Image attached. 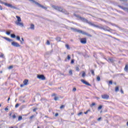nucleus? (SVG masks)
Segmentation results:
<instances>
[{
  "mask_svg": "<svg viewBox=\"0 0 128 128\" xmlns=\"http://www.w3.org/2000/svg\"><path fill=\"white\" fill-rule=\"evenodd\" d=\"M69 74H70L72 76V70H69Z\"/></svg>",
  "mask_w": 128,
  "mask_h": 128,
  "instance_id": "nucleus-31",
  "label": "nucleus"
},
{
  "mask_svg": "<svg viewBox=\"0 0 128 128\" xmlns=\"http://www.w3.org/2000/svg\"><path fill=\"white\" fill-rule=\"evenodd\" d=\"M64 105H62L60 106V110H62V108H64Z\"/></svg>",
  "mask_w": 128,
  "mask_h": 128,
  "instance_id": "nucleus-34",
  "label": "nucleus"
},
{
  "mask_svg": "<svg viewBox=\"0 0 128 128\" xmlns=\"http://www.w3.org/2000/svg\"><path fill=\"white\" fill-rule=\"evenodd\" d=\"M22 41L24 42V38H22Z\"/></svg>",
  "mask_w": 128,
  "mask_h": 128,
  "instance_id": "nucleus-55",
  "label": "nucleus"
},
{
  "mask_svg": "<svg viewBox=\"0 0 128 128\" xmlns=\"http://www.w3.org/2000/svg\"><path fill=\"white\" fill-rule=\"evenodd\" d=\"M96 26V28L98 27V26Z\"/></svg>",
  "mask_w": 128,
  "mask_h": 128,
  "instance_id": "nucleus-59",
  "label": "nucleus"
},
{
  "mask_svg": "<svg viewBox=\"0 0 128 128\" xmlns=\"http://www.w3.org/2000/svg\"><path fill=\"white\" fill-rule=\"evenodd\" d=\"M76 70L77 72H80V68H78V66H76Z\"/></svg>",
  "mask_w": 128,
  "mask_h": 128,
  "instance_id": "nucleus-33",
  "label": "nucleus"
},
{
  "mask_svg": "<svg viewBox=\"0 0 128 128\" xmlns=\"http://www.w3.org/2000/svg\"><path fill=\"white\" fill-rule=\"evenodd\" d=\"M10 100V98L9 97L8 100V103L9 102Z\"/></svg>",
  "mask_w": 128,
  "mask_h": 128,
  "instance_id": "nucleus-52",
  "label": "nucleus"
},
{
  "mask_svg": "<svg viewBox=\"0 0 128 128\" xmlns=\"http://www.w3.org/2000/svg\"><path fill=\"white\" fill-rule=\"evenodd\" d=\"M124 70L125 72H128V64H126V66H125V67L124 68Z\"/></svg>",
  "mask_w": 128,
  "mask_h": 128,
  "instance_id": "nucleus-13",
  "label": "nucleus"
},
{
  "mask_svg": "<svg viewBox=\"0 0 128 128\" xmlns=\"http://www.w3.org/2000/svg\"><path fill=\"white\" fill-rule=\"evenodd\" d=\"M74 60H71V64H74Z\"/></svg>",
  "mask_w": 128,
  "mask_h": 128,
  "instance_id": "nucleus-46",
  "label": "nucleus"
},
{
  "mask_svg": "<svg viewBox=\"0 0 128 128\" xmlns=\"http://www.w3.org/2000/svg\"><path fill=\"white\" fill-rule=\"evenodd\" d=\"M81 114H82V112H80L78 114V116H80Z\"/></svg>",
  "mask_w": 128,
  "mask_h": 128,
  "instance_id": "nucleus-43",
  "label": "nucleus"
},
{
  "mask_svg": "<svg viewBox=\"0 0 128 128\" xmlns=\"http://www.w3.org/2000/svg\"><path fill=\"white\" fill-rule=\"evenodd\" d=\"M14 66H10L9 67H8V70H12V68H13Z\"/></svg>",
  "mask_w": 128,
  "mask_h": 128,
  "instance_id": "nucleus-30",
  "label": "nucleus"
},
{
  "mask_svg": "<svg viewBox=\"0 0 128 128\" xmlns=\"http://www.w3.org/2000/svg\"><path fill=\"white\" fill-rule=\"evenodd\" d=\"M126 126H128V122L126 123Z\"/></svg>",
  "mask_w": 128,
  "mask_h": 128,
  "instance_id": "nucleus-56",
  "label": "nucleus"
},
{
  "mask_svg": "<svg viewBox=\"0 0 128 128\" xmlns=\"http://www.w3.org/2000/svg\"><path fill=\"white\" fill-rule=\"evenodd\" d=\"M120 92H121L122 94H124V90H122V89L120 90Z\"/></svg>",
  "mask_w": 128,
  "mask_h": 128,
  "instance_id": "nucleus-51",
  "label": "nucleus"
},
{
  "mask_svg": "<svg viewBox=\"0 0 128 128\" xmlns=\"http://www.w3.org/2000/svg\"><path fill=\"white\" fill-rule=\"evenodd\" d=\"M119 90V88H118V86H116V88H115V92H118Z\"/></svg>",
  "mask_w": 128,
  "mask_h": 128,
  "instance_id": "nucleus-21",
  "label": "nucleus"
},
{
  "mask_svg": "<svg viewBox=\"0 0 128 128\" xmlns=\"http://www.w3.org/2000/svg\"><path fill=\"white\" fill-rule=\"evenodd\" d=\"M81 82H82V84H86V86H92V84H90V83H88V82L86 81L84 79H82Z\"/></svg>",
  "mask_w": 128,
  "mask_h": 128,
  "instance_id": "nucleus-8",
  "label": "nucleus"
},
{
  "mask_svg": "<svg viewBox=\"0 0 128 128\" xmlns=\"http://www.w3.org/2000/svg\"><path fill=\"white\" fill-rule=\"evenodd\" d=\"M30 28L31 30H34V24H31Z\"/></svg>",
  "mask_w": 128,
  "mask_h": 128,
  "instance_id": "nucleus-15",
  "label": "nucleus"
},
{
  "mask_svg": "<svg viewBox=\"0 0 128 128\" xmlns=\"http://www.w3.org/2000/svg\"><path fill=\"white\" fill-rule=\"evenodd\" d=\"M16 40H20V36H16Z\"/></svg>",
  "mask_w": 128,
  "mask_h": 128,
  "instance_id": "nucleus-32",
  "label": "nucleus"
},
{
  "mask_svg": "<svg viewBox=\"0 0 128 128\" xmlns=\"http://www.w3.org/2000/svg\"><path fill=\"white\" fill-rule=\"evenodd\" d=\"M66 48L67 50H70V46L68 44H66Z\"/></svg>",
  "mask_w": 128,
  "mask_h": 128,
  "instance_id": "nucleus-24",
  "label": "nucleus"
},
{
  "mask_svg": "<svg viewBox=\"0 0 128 128\" xmlns=\"http://www.w3.org/2000/svg\"><path fill=\"white\" fill-rule=\"evenodd\" d=\"M12 112L9 113V116H12Z\"/></svg>",
  "mask_w": 128,
  "mask_h": 128,
  "instance_id": "nucleus-53",
  "label": "nucleus"
},
{
  "mask_svg": "<svg viewBox=\"0 0 128 128\" xmlns=\"http://www.w3.org/2000/svg\"><path fill=\"white\" fill-rule=\"evenodd\" d=\"M4 110L6 111V110H8V108H4Z\"/></svg>",
  "mask_w": 128,
  "mask_h": 128,
  "instance_id": "nucleus-48",
  "label": "nucleus"
},
{
  "mask_svg": "<svg viewBox=\"0 0 128 128\" xmlns=\"http://www.w3.org/2000/svg\"><path fill=\"white\" fill-rule=\"evenodd\" d=\"M3 4H4V6H8V8H14V10H18V8H16L15 6H12V4L3 2L2 3Z\"/></svg>",
  "mask_w": 128,
  "mask_h": 128,
  "instance_id": "nucleus-5",
  "label": "nucleus"
},
{
  "mask_svg": "<svg viewBox=\"0 0 128 128\" xmlns=\"http://www.w3.org/2000/svg\"><path fill=\"white\" fill-rule=\"evenodd\" d=\"M107 122L108 123V120H106Z\"/></svg>",
  "mask_w": 128,
  "mask_h": 128,
  "instance_id": "nucleus-57",
  "label": "nucleus"
},
{
  "mask_svg": "<svg viewBox=\"0 0 128 128\" xmlns=\"http://www.w3.org/2000/svg\"><path fill=\"white\" fill-rule=\"evenodd\" d=\"M52 8L54 10H58V12H64V9L60 6L52 5Z\"/></svg>",
  "mask_w": 128,
  "mask_h": 128,
  "instance_id": "nucleus-4",
  "label": "nucleus"
},
{
  "mask_svg": "<svg viewBox=\"0 0 128 128\" xmlns=\"http://www.w3.org/2000/svg\"><path fill=\"white\" fill-rule=\"evenodd\" d=\"M34 115H32V116H30V120H32V118H34Z\"/></svg>",
  "mask_w": 128,
  "mask_h": 128,
  "instance_id": "nucleus-40",
  "label": "nucleus"
},
{
  "mask_svg": "<svg viewBox=\"0 0 128 128\" xmlns=\"http://www.w3.org/2000/svg\"><path fill=\"white\" fill-rule=\"evenodd\" d=\"M80 20H86V18H84L82 17H79Z\"/></svg>",
  "mask_w": 128,
  "mask_h": 128,
  "instance_id": "nucleus-23",
  "label": "nucleus"
},
{
  "mask_svg": "<svg viewBox=\"0 0 128 128\" xmlns=\"http://www.w3.org/2000/svg\"><path fill=\"white\" fill-rule=\"evenodd\" d=\"M96 106V103L92 102V104L90 105V108H92V106Z\"/></svg>",
  "mask_w": 128,
  "mask_h": 128,
  "instance_id": "nucleus-20",
  "label": "nucleus"
},
{
  "mask_svg": "<svg viewBox=\"0 0 128 128\" xmlns=\"http://www.w3.org/2000/svg\"><path fill=\"white\" fill-rule=\"evenodd\" d=\"M108 62H114V59L111 58H109L108 60Z\"/></svg>",
  "mask_w": 128,
  "mask_h": 128,
  "instance_id": "nucleus-14",
  "label": "nucleus"
},
{
  "mask_svg": "<svg viewBox=\"0 0 128 128\" xmlns=\"http://www.w3.org/2000/svg\"><path fill=\"white\" fill-rule=\"evenodd\" d=\"M36 110H38V108H35L33 109V112H36Z\"/></svg>",
  "mask_w": 128,
  "mask_h": 128,
  "instance_id": "nucleus-38",
  "label": "nucleus"
},
{
  "mask_svg": "<svg viewBox=\"0 0 128 128\" xmlns=\"http://www.w3.org/2000/svg\"><path fill=\"white\" fill-rule=\"evenodd\" d=\"M102 105L98 107V110H102Z\"/></svg>",
  "mask_w": 128,
  "mask_h": 128,
  "instance_id": "nucleus-28",
  "label": "nucleus"
},
{
  "mask_svg": "<svg viewBox=\"0 0 128 128\" xmlns=\"http://www.w3.org/2000/svg\"><path fill=\"white\" fill-rule=\"evenodd\" d=\"M12 128V127H11V128Z\"/></svg>",
  "mask_w": 128,
  "mask_h": 128,
  "instance_id": "nucleus-61",
  "label": "nucleus"
},
{
  "mask_svg": "<svg viewBox=\"0 0 128 128\" xmlns=\"http://www.w3.org/2000/svg\"><path fill=\"white\" fill-rule=\"evenodd\" d=\"M4 40H7L8 42H12V40L8 37H4Z\"/></svg>",
  "mask_w": 128,
  "mask_h": 128,
  "instance_id": "nucleus-12",
  "label": "nucleus"
},
{
  "mask_svg": "<svg viewBox=\"0 0 128 128\" xmlns=\"http://www.w3.org/2000/svg\"><path fill=\"white\" fill-rule=\"evenodd\" d=\"M58 116V113H56L55 116Z\"/></svg>",
  "mask_w": 128,
  "mask_h": 128,
  "instance_id": "nucleus-49",
  "label": "nucleus"
},
{
  "mask_svg": "<svg viewBox=\"0 0 128 128\" xmlns=\"http://www.w3.org/2000/svg\"><path fill=\"white\" fill-rule=\"evenodd\" d=\"M56 96V94L54 93L52 94V96Z\"/></svg>",
  "mask_w": 128,
  "mask_h": 128,
  "instance_id": "nucleus-45",
  "label": "nucleus"
},
{
  "mask_svg": "<svg viewBox=\"0 0 128 128\" xmlns=\"http://www.w3.org/2000/svg\"><path fill=\"white\" fill-rule=\"evenodd\" d=\"M6 34H8V36H10V32H6Z\"/></svg>",
  "mask_w": 128,
  "mask_h": 128,
  "instance_id": "nucleus-44",
  "label": "nucleus"
},
{
  "mask_svg": "<svg viewBox=\"0 0 128 128\" xmlns=\"http://www.w3.org/2000/svg\"><path fill=\"white\" fill-rule=\"evenodd\" d=\"M12 118L14 120V118H16V114H14V115L12 116Z\"/></svg>",
  "mask_w": 128,
  "mask_h": 128,
  "instance_id": "nucleus-22",
  "label": "nucleus"
},
{
  "mask_svg": "<svg viewBox=\"0 0 128 128\" xmlns=\"http://www.w3.org/2000/svg\"><path fill=\"white\" fill-rule=\"evenodd\" d=\"M4 54L1 53L0 55V58H4Z\"/></svg>",
  "mask_w": 128,
  "mask_h": 128,
  "instance_id": "nucleus-39",
  "label": "nucleus"
},
{
  "mask_svg": "<svg viewBox=\"0 0 128 128\" xmlns=\"http://www.w3.org/2000/svg\"><path fill=\"white\" fill-rule=\"evenodd\" d=\"M67 58H68V60H70V55H68L67 56Z\"/></svg>",
  "mask_w": 128,
  "mask_h": 128,
  "instance_id": "nucleus-36",
  "label": "nucleus"
},
{
  "mask_svg": "<svg viewBox=\"0 0 128 128\" xmlns=\"http://www.w3.org/2000/svg\"><path fill=\"white\" fill-rule=\"evenodd\" d=\"M37 78H39V80H46V77L43 74L38 75Z\"/></svg>",
  "mask_w": 128,
  "mask_h": 128,
  "instance_id": "nucleus-7",
  "label": "nucleus"
},
{
  "mask_svg": "<svg viewBox=\"0 0 128 128\" xmlns=\"http://www.w3.org/2000/svg\"><path fill=\"white\" fill-rule=\"evenodd\" d=\"M22 120V116H18V122H20V120Z\"/></svg>",
  "mask_w": 128,
  "mask_h": 128,
  "instance_id": "nucleus-17",
  "label": "nucleus"
},
{
  "mask_svg": "<svg viewBox=\"0 0 128 128\" xmlns=\"http://www.w3.org/2000/svg\"><path fill=\"white\" fill-rule=\"evenodd\" d=\"M90 112V110L88 109V110H86V112H84V114H87L88 112Z\"/></svg>",
  "mask_w": 128,
  "mask_h": 128,
  "instance_id": "nucleus-27",
  "label": "nucleus"
},
{
  "mask_svg": "<svg viewBox=\"0 0 128 128\" xmlns=\"http://www.w3.org/2000/svg\"><path fill=\"white\" fill-rule=\"evenodd\" d=\"M102 120V117H100L98 119V120L100 121V120Z\"/></svg>",
  "mask_w": 128,
  "mask_h": 128,
  "instance_id": "nucleus-50",
  "label": "nucleus"
},
{
  "mask_svg": "<svg viewBox=\"0 0 128 128\" xmlns=\"http://www.w3.org/2000/svg\"><path fill=\"white\" fill-rule=\"evenodd\" d=\"M90 72L92 76H94V70H90Z\"/></svg>",
  "mask_w": 128,
  "mask_h": 128,
  "instance_id": "nucleus-25",
  "label": "nucleus"
},
{
  "mask_svg": "<svg viewBox=\"0 0 128 128\" xmlns=\"http://www.w3.org/2000/svg\"><path fill=\"white\" fill-rule=\"evenodd\" d=\"M56 40L58 42H60V40H62V38H60V37H57L56 38Z\"/></svg>",
  "mask_w": 128,
  "mask_h": 128,
  "instance_id": "nucleus-16",
  "label": "nucleus"
},
{
  "mask_svg": "<svg viewBox=\"0 0 128 128\" xmlns=\"http://www.w3.org/2000/svg\"><path fill=\"white\" fill-rule=\"evenodd\" d=\"M20 106V104H16L15 106V108H18V106Z\"/></svg>",
  "mask_w": 128,
  "mask_h": 128,
  "instance_id": "nucleus-42",
  "label": "nucleus"
},
{
  "mask_svg": "<svg viewBox=\"0 0 128 128\" xmlns=\"http://www.w3.org/2000/svg\"><path fill=\"white\" fill-rule=\"evenodd\" d=\"M70 30H72L74 32H78V34H84V36H88L92 37V35H90V34L80 30H78V29L73 28H71Z\"/></svg>",
  "mask_w": 128,
  "mask_h": 128,
  "instance_id": "nucleus-1",
  "label": "nucleus"
},
{
  "mask_svg": "<svg viewBox=\"0 0 128 128\" xmlns=\"http://www.w3.org/2000/svg\"><path fill=\"white\" fill-rule=\"evenodd\" d=\"M46 44H48V46H50V40H47Z\"/></svg>",
  "mask_w": 128,
  "mask_h": 128,
  "instance_id": "nucleus-29",
  "label": "nucleus"
},
{
  "mask_svg": "<svg viewBox=\"0 0 128 128\" xmlns=\"http://www.w3.org/2000/svg\"><path fill=\"white\" fill-rule=\"evenodd\" d=\"M30 2H34V4H36V6H38L40 8H44V10H48V7H46L40 4V3L36 2L34 0H28Z\"/></svg>",
  "mask_w": 128,
  "mask_h": 128,
  "instance_id": "nucleus-3",
  "label": "nucleus"
},
{
  "mask_svg": "<svg viewBox=\"0 0 128 128\" xmlns=\"http://www.w3.org/2000/svg\"><path fill=\"white\" fill-rule=\"evenodd\" d=\"M80 42L81 44H86V38H80Z\"/></svg>",
  "mask_w": 128,
  "mask_h": 128,
  "instance_id": "nucleus-11",
  "label": "nucleus"
},
{
  "mask_svg": "<svg viewBox=\"0 0 128 128\" xmlns=\"http://www.w3.org/2000/svg\"><path fill=\"white\" fill-rule=\"evenodd\" d=\"M16 18L17 20L15 22L16 24V26H21V28H24V23L22 22V18L20 16H16Z\"/></svg>",
  "mask_w": 128,
  "mask_h": 128,
  "instance_id": "nucleus-2",
  "label": "nucleus"
},
{
  "mask_svg": "<svg viewBox=\"0 0 128 128\" xmlns=\"http://www.w3.org/2000/svg\"><path fill=\"white\" fill-rule=\"evenodd\" d=\"M11 38H16V35L14 34H11Z\"/></svg>",
  "mask_w": 128,
  "mask_h": 128,
  "instance_id": "nucleus-26",
  "label": "nucleus"
},
{
  "mask_svg": "<svg viewBox=\"0 0 128 128\" xmlns=\"http://www.w3.org/2000/svg\"><path fill=\"white\" fill-rule=\"evenodd\" d=\"M24 84L20 85V88H22L24 86H28V80L26 79L23 82Z\"/></svg>",
  "mask_w": 128,
  "mask_h": 128,
  "instance_id": "nucleus-6",
  "label": "nucleus"
},
{
  "mask_svg": "<svg viewBox=\"0 0 128 128\" xmlns=\"http://www.w3.org/2000/svg\"><path fill=\"white\" fill-rule=\"evenodd\" d=\"M110 84H112V80L109 81L108 85L110 86Z\"/></svg>",
  "mask_w": 128,
  "mask_h": 128,
  "instance_id": "nucleus-37",
  "label": "nucleus"
},
{
  "mask_svg": "<svg viewBox=\"0 0 128 128\" xmlns=\"http://www.w3.org/2000/svg\"><path fill=\"white\" fill-rule=\"evenodd\" d=\"M37 128H40V126H38Z\"/></svg>",
  "mask_w": 128,
  "mask_h": 128,
  "instance_id": "nucleus-58",
  "label": "nucleus"
},
{
  "mask_svg": "<svg viewBox=\"0 0 128 128\" xmlns=\"http://www.w3.org/2000/svg\"><path fill=\"white\" fill-rule=\"evenodd\" d=\"M96 80H98V82H100V76H96Z\"/></svg>",
  "mask_w": 128,
  "mask_h": 128,
  "instance_id": "nucleus-19",
  "label": "nucleus"
},
{
  "mask_svg": "<svg viewBox=\"0 0 128 128\" xmlns=\"http://www.w3.org/2000/svg\"><path fill=\"white\" fill-rule=\"evenodd\" d=\"M84 76H86V72H84V71H83L82 72V77L84 78Z\"/></svg>",
  "mask_w": 128,
  "mask_h": 128,
  "instance_id": "nucleus-18",
  "label": "nucleus"
},
{
  "mask_svg": "<svg viewBox=\"0 0 128 128\" xmlns=\"http://www.w3.org/2000/svg\"><path fill=\"white\" fill-rule=\"evenodd\" d=\"M102 98H103V100H108V98H110V96L104 94L102 95Z\"/></svg>",
  "mask_w": 128,
  "mask_h": 128,
  "instance_id": "nucleus-9",
  "label": "nucleus"
},
{
  "mask_svg": "<svg viewBox=\"0 0 128 128\" xmlns=\"http://www.w3.org/2000/svg\"><path fill=\"white\" fill-rule=\"evenodd\" d=\"M76 88H74L72 89V92H76Z\"/></svg>",
  "mask_w": 128,
  "mask_h": 128,
  "instance_id": "nucleus-41",
  "label": "nucleus"
},
{
  "mask_svg": "<svg viewBox=\"0 0 128 128\" xmlns=\"http://www.w3.org/2000/svg\"><path fill=\"white\" fill-rule=\"evenodd\" d=\"M12 44L13 46H16V48H20V44L16 42H12Z\"/></svg>",
  "mask_w": 128,
  "mask_h": 128,
  "instance_id": "nucleus-10",
  "label": "nucleus"
},
{
  "mask_svg": "<svg viewBox=\"0 0 128 128\" xmlns=\"http://www.w3.org/2000/svg\"><path fill=\"white\" fill-rule=\"evenodd\" d=\"M0 10H2V5H0Z\"/></svg>",
  "mask_w": 128,
  "mask_h": 128,
  "instance_id": "nucleus-47",
  "label": "nucleus"
},
{
  "mask_svg": "<svg viewBox=\"0 0 128 128\" xmlns=\"http://www.w3.org/2000/svg\"><path fill=\"white\" fill-rule=\"evenodd\" d=\"M0 106H2V104H0Z\"/></svg>",
  "mask_w": 128,
  "mask_h": 128,
  "instance_id": "nucleus-60",
  "label": "nucleus"
},
{
  "mask_svg": "<svg viewBox=\"0 0 128 128\" xmlns=\"http://www.w3.org/2000/svg\"><path fill=\"white\" fill-rule=\"evenodd\" d=\"M0 74H2V71H0Z\"/></svg>",
  "mask_w": 128,
  "mask_h": 128,
  "instance_id": "nucleus-54",
  "label": "nucleus"
},
{
  "mask_svg": "<svg viewBox=\"0 0 128 128\" xmlns=\"http://www.w3.org/2000/svg\"><path fill=\"white\" fill-rule=\"evenodd\" d=\"M54 100H58V96H55V97L54 98Z\"/></svg>",
  "mask_w": 128,
  "mask_h": 128,
  "instance_id": "nucleus-35",
  "label": "nucleus"
}]
</instances>
